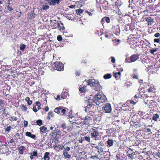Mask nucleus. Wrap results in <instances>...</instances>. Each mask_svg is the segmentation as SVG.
I'll use <instances>...</instances> for the list:
<instances>
[{"instance_id": "nucleus-1", "label": "nucleus", "mask_w": 160, "mask_h": 160, "mask_svg": "<svg viewBox=\"0 0 160 160\" xmlns=\"http://www.w3.org/2000/svg\"><path fill=\"white\" fill-rule=\"evenodd\" d=\"M107 100L106 98L104 95L99 93L98 94L96 95L92 98V103L94 102L97 105H99L101 103L106 102Z\"/></svg>"}, {"instance_id": "nucleus-2", "label": "nucleus", "mask_w": 160, "mask_h": 160, "mask_svg": "<svg viewBox=\"0 0 160 160\" xmlns=\"http://www.w3.org/2000/svg\"><path fill=\"white\" fill-rule=\"evenodd\" d=\"M52 67L54 69L61 71L63 70L64 66L61 62H56L52 64Z\"/></svg>"}, {"instance_id": "nucleus-3", "label": "nucleus", "mask_w": 160, "mask_h": 160, "mask_svg": "<svg viewBox=\"0 0 160 160\" xmlns=\"http://www.w3.org/2000/svg\"><path fill=\"white\" fill-rule=\"evenodd\" d=\"M83 82H86L88 85H90L91 86L97 87L99 85V83L98 81L94 79H89L88 81H84Z\"/></svg>"}, {"instance_id": "nucleus-4", "label": "nucleus", "mask_w": 160, "mask_h": 160, "mask_svg": "<svg viewBox=\"0 0 160 160\" xmlns=\"http://www.w3.org/2000/svg\"><path fill=\"white\" fill-rule=\"evenodd\" d=\"M103 111L106 113H110L112 111V108L111 105L109 103L105 104L103 109Z\"/></svg>"}, {"instance_id": "nucleus-5", "label": "nucleus", "mask_w": 160, "mask_h": 160, "mask_svg": "<svg viewBox=\"0 0 160 160\" xmlns=\"http://www.w3.org/2000/svg\"><path fill=\"white\" fill-rule=\"evenodd\" d=\"M92 130L93 132L91 133V138H95V139L99 136V131L94 129H92Z\"/></svg>"}, {"instance_id": "nucleus-6", "label": "nucleus", "mask_w": 160, "mask_h": 160, "mask_svg": "<svg viewBox=\"0 0 160 160\" xmlns=\"http://www.w3.org/2000/svg\"><path fill=\"white\" fill-rule=\"evenodd\" d=\"M139 58V55H138L134 54L130 57V62H135Z\"/></svg>"}, {"instance_id": "nucleus-7", "label": "nucleus", "mask_w": 160, "mask_h": 160, "mask_svg": "<svg viewBox=\"0 0 160 160\" xmlns=\"http://www.w3.org/2000/svg\"><path fill=\"white\" fill-rule=\"evenodd\" d=\"M145 20L148 22V25H152L153 22V19L150 17H146Z\"/></svg>"}, {"instance_id": "nucleus-8", "label": "nucleus", "mask_w": 160, "mask_h": 160, "mask_svg": "<svg viewBox=\"0 0 160 160\" xmlns=\"http://www.w3.org/2000/svg\"><path fill=\"white\" fill-rule=\"evenodd\" d=\"M91 120L90 117L89 116H87L85 117L84 123L85 124L88 125L89 123V122Z\"/></svg>"}, {"instance_id": "nucleus-9", "label": "nucleus", "mask_w": 160, "mask_h": 160, "mask_svg": "<svg viewBox=\"0 0 160 160\" xmlns=\"http://www.w3.org/2000/svg\"><path fill=\"white\" fill-rule=\"evenodd\" d=\"M60 2L59 0H52L49 3L50 5H55L56 4H59Z\"/></svg>"}, {"instance_id": "nucleus-10", "label": "nucleus", "mask_w": 160, "mask_h": 160, "mask_svg": "<svg viewBox=\"0 0 160 160\" xmlns=\"http://www.w3.org/2000/svg\"><path fill=\"white\" fill-rule=\"evenodd\" d=\"M25 134L26 136L30 137L33 139H35V138L36 137L35 135L32 134L31 132H26Z\"/></svg>"}, {"instance_id": "nucleus-11", "label": "nucleus", "mask_w": 160, "mask_h": 160, "mask_svg": "<svg viewBox=\"0 0 160 160\" xmlns=\"http://www.w3.org/2000/svg\"><path fill=\"white\" fill-rule=\"evenodd\" d=\"M107 142L109 147H111L113 145L114 142L113 140L111 139H108Z\"/></svg>"}, {"instance_id": "nucleus-12", "label": "nucleus", "mask_w": 160, "mask_h": 160, "mask_svg": "<svg viewBox=\"0 0 160 160\" xmlns=\"http://www.w3.org/2000/svg\"><path fill=\"white\" fill-rule=\"evenodd\" d=\"M49 153L48 152H46L44 156V160H49L50 157H49Z\"/></svg>"}, {"instance_id": "nucleus-13", "label": "nucleus", "mask_w": 160, "mask_h": 160, "mask_svg": "<svg viewBox=\"0 0 160 160\" xmlns=\"http://www.w3.org/2000/svg\"><path fill=\"white\" fill-rule=\"evenodd\" d=\"M79 91L82 92H84L86 91V87L81 85L80 87Z\"/></svg>"}, {"instance_id": "nucleus-14", "label": "nucleus", "mask_w": 160, "mask_h": 160, "mask_svg": "<svg viewBox=\"0 0 160 160\" xmlns=\"http://www.w3.org/2000/svg\"><path fill=\"white\" fill-rule=\"evenodd\" d=\"M58 22L56 20H55L53 21L52 22V24L51 25V27H54L56 29V27L57 25H58Z\"/></svg>"}, {"instance_id": "nucleus-15", "label": "nucleus", "mask_w": 160, "mask_h": 160, "mask_svg": "<svg viewBox=\"0 0 160 160\" xmlns=\"http://www.w3.org/2000/svg\"><path fill=\"white\" fill-rule=\"evenodd\" d=\"M25 149V148L23 146H21L18 148L19 152L21 154H23V151Z\"/></svg>"}, {"instance_id": "nucleus-16", "label": "nucleus", "mask_w": 160, "mask_h": 160, "mask_svg": "<svg viewBox=\"0 0 160 160\" xmlns=\"http://www.w3.org/2000/svg\"><path fill=\"white\" fill-rule=\"evenodd\" d=\"M53 112L50 111L48 112V116L47 117V119L48 120H50V117H52L53 116Z\"/></svg>"}, {"instance_id": "nucleus-17", "label": "nucleus", "mask_w": 160, "mask_h": 160, "mask_svg": "<svg viewBox=\"0 0 160 160\" xmlns=\"http://www.w3.org/2000/svg\"><path fill=\"white\" fill-rule=\"evenodd\" d=\"M47 129L46 127H45L44 126H42L40 128L41 131L44 133L46 132Z\"/></svg>"}, {"instance_id": "nucleus-18", "label": "nucleus", "mask_w": 160, "mask_h": 160, "mask_svg": "<svg viewBox=\"0 0 160 160\" xmlns=\"http://www.w3.org/2000/svg\"><path fill=\"white\" fill-rule=\"evenodd\" d=\"M62 109V108L61 107L57 108L54 110V111L55 112L59 114L61 111V110Z\"/></svg>"}, {"instance_id": "nucleus-19", "label": "nucleus", "mask_w": 160, "mask_h": 160, "mask_svg": "<svg viewBox=\"0 0 160 160\" xmlns=\"http://www.w3.org/2000/svg\"><path fill=\"white\" fill-rule=\"evenodd\" d=\"M159 115L158 114H156L154 115L152 117V120L155 121H157V119L159 118Z\"/></svg>"}, {"instance_id": "nucleus-20", "label": "nucleus", "mask_w": 160, "mask_h": 160, "mask_svg": "<svg viewBox=\"0 0 160 160\" xmlns=\"http://www.w3.org/2000/svg\"><path fill=\"white\" fill-rule=\"evenodd\" d=\"M63 154L65 157L68 158H69L71 157V155L68 154L67 152L65 151L64 152H63Z\"/></svg>"}, {"instance_id": "nucleus-21", "label": "nucleus", "mask_w": 160, "mask_h": 160, "mask_svg": "<svg viewBox=\"0 0 160 160\" xmlns=\"http://www.w3.org/2000/svg\"><path fill=\"white\" fill-rule=\"evenodd\" d=\"M20 107L22 110L24 112H26L27 110V108L24 105L22 104L20 105Z\"/></svg>"}, {"instance_id": "nucleus-22", "label": "nucleus", "mask_w": 160, "mask_h": 160, "mask_svg": "<svg viewBox=\"0 0 160 160\" xmlns=\"http://www.w3.org/2000/svg\"><path fill=\"white\" fill-rule=\"evenodd\" d=\"M26 45L24 44H21L20 46V50L21 51H23L26 48Z\"/></svg>"}, {"instance_id": "nucleus-23", "label": "nucleus", "mask_w": 160, "mask_h": 160, "mask_svg": "<svg viewBox=\"0 0 160 160\" xmlns=\"http://www.w3.org/2000/svg\"><path fill=\"white\" fill-rule=\"evenodd\" d=\"M83 12V10L81 9H79L76 10V13L78 15H79Z\"/></svg>"}, {"instance_id": "nucleus-24", "label": "nucleus", "mask_w": 160, "mask_h": 160, "mask_svg": "<svg viewBox=\"0 0 160 160\" xmlns=\"http://www.w3.org/2000/svg\"><path fill=\"white\" fill-rule=\"evenodd\" d=\"M111 76H112L110 74H108L105 75L103 76V78L105 79H109L111 77Z\"/></svg>"}, {"instance_id": "nucleus-25", "label": "nucleus", "mask_w": 160, "mask_h": 160, "mask_svg": "<svg viewBox=\"0 0 160 160\" xmlns=\"http://www.w3.org/2000/svg\"><path fill=\"white\" fill-rule=\"evenodd\" d=\"M36 106H37V108L38 109V110H39L40 109V106L41 104L39 102H36Z\"/></svg>"}, {"instance_id": "nucleus-26", "label": "nucleus", "mask_w": 160, "mask_h": 160, "mask_svg": "<svg viewBox=\"0 0 160 160\" xmlns=\"http://www.w3.org/2000/svg\"><path fill=\"white\" fill-rule=\"evenodd\" d=\"M49 8V7L48 5H43L42 7V9L43 10H47Z\"/></svg>"}, {"instance_id": "nucleus-27", "label": "nucleus", "mask_w": 160, "mask_h": 160, "mask_svg": "<svg viewBox=\"0 0 160 160\" xmlns=\"http://www.w3.org/2000/svg\"><path fill=\"white\" fill-rule=\"evenodd\" d=\"M37 124L39 126H41L42 124V121L40 119L38 120L36 122Z\"/></svg>"}, {"instance_id": "nucleus-28", "label": "nucleus", "mask_w": 160, "mask_h": 160, "mask_svg": "<svg viewBox=\"0 0 160 160\" xmlns=\"http://www.w3.org/2000/svg\"><path fill=\"white\" fill-rule=\"evenodd\" d=\"M157 48L152 49L150 50V53L152 54H153L154 52L157 51Z\"/></svg>"}, {"instance_id": "nucleus-29", "label": "nucleus", "mask_w": 160, "mask_h": 160, "mask_svg": "<svg viewBox=\"0 0 160 160\" xmlns=\"http://www.w3.org/2000/svg\"><path fill=\"white\" fill-rule=\"evenodd\" d=\"M83 138L88 142H90V138L89 137L85 136Z\"/></svg>"}, {"instance_id": "nucleus-30", "label": "nucleus", "mask_w": 160, "mask_h": 160, "mask_svg": "<svg viewBox=\"0 0 160 160\" xmlns=\"http://www.w3.org/2000/svg\"><path fill=\"white\" fill-rule=\"evenodd\" d=\"M105 21L107 23H109L110 22V20L109 18L108 17H106L104 18Z\"/></svg>"}, {"instance_id": "nucleus-31", "label": "nucleus", "mask_w": 160, "mask_h": 160, "mask_svg": "<svg viewBox=\"0 0 160 160\" xmlns=\"http://www.w3.org/2000/svg\"><path fill=\"white\" fill-rule=\"evenodd\" d=\"M62 109L61 110V112L63 114H65V113L66 110L63 107H62Z\"/></svg>"}, {"instance_id": "nucleus-32", "label": "nucleus", "mask_w": 160, "mask_h": 160, "mask_svg": "<svg viewBox=\"0 0 160 160\" xmlns=\"http://www.w3.org/2000/svg\"><path fill=\"white\" fill-rule=\"evenodd\" d=\"M11 120H12L13 121H16L17 120V118L16 117H11Z\"/></svg>"}, {"instance_id": "nucleus-33", "label": "nucleus", "mask_w": 160, "mask_h": 160, "mask_svg": "<svg viewBox=\"0 0 160 160\" xmlns=\"http://www.w3.org/2000/svg\"><path fill=\"white\" fill-rule=\"evenodd\" d=\"M33 110L35 112H37L38 111V109L37 108H36V105H35L33 107Z\"/></svg>"}, {"instance_id": "nucleus-34", "label": "nucleus", "mask_w": 160, "mask_h": 160, "mask_svg": "<svg viewBox=\"0 0 160 160\" xmlns=\"http://www.w3.org/2000/svg\"><path fill=\"white\" fill-rule=\"evenodd\" d=\"M57 40L59 41H61L62 40V38L60 35H58L57 37Z\"/></svg>"}, {"instance_id": "nucleus-35", "label": "nucleus", "mask_w": 160, "mask_h": 160, "mask_svg": "<svg viewBox=\"0 0 160 160\" xmlns=\"http://www.w3.org/2000/svg\"><path fill=\"white\" fill-rule=\"evenodd\" d=\"M33 154L34 156H37L38 155V152L37 151H34L31 154Z\"/></svg>"}, {"instance_id": "nucleus-36", "label": "nucleus", "mask_w": 160, "mask_h": 160, "mask_svg": "<svg viewBox=\"0 0 160 160\" xmlns=\"http://www.w3.org/2000/svg\"><path fill=\"white\" fill-rule=\"evenodd\" d=\"M154 42H155L159 43L160 41V40L159 39L155 38V39H154Z\"/></svg>"}, {"instance_id": "nucleus-37", "label": "nucleus", "mask_w": 160, "mask_h": 160, "mask_svg": "<svg viewBox=\"0 0 160 160\" xmlns=\"http://www.w3.org/2000/svg\"><path fill=\"white\" fill-rule=\"evenodd\" d=\"M11 126H8V127L6 129V131L9 132L11 130Z\"/></svg>"}, {"instance_id": "nucleus-38", "label": "nucleus", "mask_w": 160, "mask_h": 160, "mask_svg": "<svg viewBox=\"0 0 160 160\" xmlns=\"http://www.w3.org/2000/svg\"><path fill=\"white\" fill-rule=\"evenodd\" d=\"M111 62H112V63H115V58L113 57H111Z\"/></svg>"}, {"instance_id": "nucleus-39", "label": "nucleus", "mask_w": 160, "mask_h": 160, "mask_svg": "<svg viewBox=\"0 0 160 160\" xmlns=\"http://www.w3.org/2000/svg\"><path fill=\"white\" fill-rule=\"evenodd\" d=\"M132 77L133 79H138V76L137 74H134Z\"/></svg>"}, {"instance_id": "nucleus-40", "label": "nucleus", "mask_w": 160, "mask_h": 160, "mask_svg": "<svg viewBox=\"0 0 160 160\" xmlns=\"http://www.w3.org/2000/svg\"><path fill=\"white\" fill-rule=\"evenodd\" d=\"M154 89L153 87H151L148 89V91L150 92H153Z\"/></svg>"}, {"instance_id": "nucleus-41", "label": "nucleus", "mask_w": 160, "mask_h": 160, "mask_svg": "<svg viewBox=\"0 0 160 160\" xmlns=\"http://www.w3.org/2000/svg\"><path fill=\"white\" fill-rule=\"evenodd\" d=\"M160 34L158 32H157L154 34V36L155 37L157 38V37H158L160 36Z\"/></svg>"}, {"instance_id": "nucleus-42", "label": "nucleus", "mask_w": 160, "mask_h": 160, "mask_svg": "<svg viewBox=\"0 0 160 160\" xmlns=\"http://www.w3.org/2000/svg\"><path fill=\"white\" fill-rule=\"evenodd\" d=\"M62 127L63 128V129H66V124L65 123H64L62 125Z\"/></svg>"}, {"instance_id": "nucleus-43", "label": "nucleus", "mask_w": 160, "mask_h": 160, "mask_svg": "<svg viewBox=\"0 0 160 160\" xmlns=\"http://www.w3.org/2000/svg\"><path fill=\"white\" fill-rule=\"evenodd\" d=\"M28 122L26 121H24V126L25 127H27L28 126Z\"/></svg>"}, {"instance_id": "nucleus-44", "label": "nucleus", "mask_w": 160, "mask_h": 160, "mask_svg": "<svg viewBox=\"0 0 160 160\" xmlns=\"http://www.w3.org/2000/svg\"><path fill=\"white\" fill-rule=\"evenodd\" d=\"M95 158H96L98 159V156H96V155L93 156H91V158L92 159H94Z\"/></svg>"}, {"instance_id": "nucleus-45", "label": "nucleus", "mask_w": 160, "mask_h": 160, "mask_svg": "<svg viewBox=\"0 0 160 160\" xmlns=\"http://www.w3.org/2000/svg\"><path fill=\"white\" fill-rule=\"evenodd\" d=\"M58 25H57V27H56V28H58L59 30H61V27L60 26V25L58 23Z\"/></svg>"}, {"instance_id": "nucleus-46", "label": "nucleus", "mask_w": 160, "mask_h": 160, "mask_svg": "<svg viewBox=\"0 0 160 160\" xmlns=\"http://www.w3.org/2000/svg\"><path fill=\"white\" fill-rule=\"evenodd\" d=\"M7 9L8 10H9L10 11H11L12 10V9L9 5L7 7Z\"/></svg>"}, {"instance_id": "nucleus-47", "label": "nucleus", "mask_w": 160, "mask_h": 160, "mask_svg": "<svg viewBox=\"0 0 160 160\" xmlns=\"http://www.w3.org/2000/svg\"><path fill=\"white\" fill-rule=\"evenodd\" d=\"M75 5H71L69 6V7L71 8H75Z\"/></svg>"}, {"instance_id": "nucleus-48", "label": "nucleus", "mask_w": 160, "mask_h": 160, "mask_svg": "<svg viewBox=\"0 0 160 160\" xmlns=\"http://www.w3.org/2000/svg\"><path fill=\"white\" fill-rule=\"evenodd\" d=\"M27 102L28 105H30L32 103V101L31 100H29L28 102Z\"/></svg>"}, {"instance_id": "nucleus-49", "label": "nucleus", "mask_w": 160, "mask_h": 160, "mask_svg": "<svg viewBox=\"0 0 160 160\" xmlns=\"http://www.w3.org/2000/svg\"><path fill=\"white\" fill-rule=\"evenodd\" d=\"M55 98L57 100H60V96L59 95H58L57 96V98Z\"/></svg>"}, {"instance_id": "nucleus-50", "label": "nucleus", "mask_w": 160, "mask_h": 160, "mask_svg": "<svg viewBox=\"0 0 160 160\" xmlns=\"http://www.w3.org/2000/svg\"><path fill=\"white\" fill-rule=\"evenodd\" d=\"M70 150V147H68L65 149V151L68 152V151H69Z\"/></svg>"}, {"instance_id": "nucleus-51", "label": "nucleus", "mask_w": 160, "mask_h": 160, "mask_svg": "<svg viewBox=\"0 0 160 160\" xmlns=\"http://www.w3.org/2000/svg\"><path fill=\"white\" fill-rule=\"evenodd\" d=\"M86 12L88 13L89 15L91 16H92V13L90 12H88V11H86Z\"/></svg>"}, {"instance_id": "nucleus-52", "label": "nucleus", "mask_w": 160, "mask_h": 160, "mask_svg": "<svg viewBox=\"0 0 160 160\" xmlns=\"http://www.w3.org/2000/svg\"><path fill=\"white\" fill-rule=\"evenodd\" d=\"M130 103L131 104H133V105H134L136 103V102H134L132 101H130Z\"/></svg>"}, {"instance_id": "nucleus-53", "label": "nucleus", "mask_w": 160, "mask_h": 160, "mask_svg": "<svg viewBox=\"0 0 160 160\" xmlns=\"http://www.w3.org/2000/svg\"><path fill=\"white\" fill-rule=\"evenodd\" d=\"M4 104V101L2 100L0 101V106H1L2 104Z\"/></svg>"}, {"instance_id": "nucleus-54", "label": "nucleus", "mask_w": 160, "mask_h": 160, "mask_svg": "<svg viewBox=\"0 0 160 160\" xmlns=\"http://www.w3.org/2000/svg\"><path fill=\"white\" fill-rule=\"evenodd\" d=\"M156 154V156H158V157H159V158H160V152H157Z\"/></svg>"}, {"instance_id": "nucleus-55", "label": "nucleus", "mask_w": 160, "mask_h": 160, "mask_svg": "<svg viewBox=\"0 0 160 160\" xmlns=\"http://www.w3.org/2000/svg\"><path fill=\"white\" fill-rule=\"evenodd\" d=\"M57 147L61 149H62V148H63V146H61L60 145H58L57 146Z\"/></svg>"}, {"instance_id": "nucleus-56", "label": "nucleus", "mask_w": 160, "mask_h": 160, "mask_svg": "<svg viewBox=\"0 0 160 160\" xmlns=\"http://www.w3.org/2000/svg\"><path fill=\"white\" fill-rule=\"evenodd\" d=\"M29 100H30V98L28 97H27L25 98V100L27 102H28Z\"/></svg>"}, {"instance_id": "nucleus-57", "label": "nucleus", "mask_w": 160, "mask_h": 160, "mask_svg": "<svg viewBox=\"0 0 160 160\" xmlns=\"http://www.w3.org/2000/svg\"><path fill=\"white\" fill-rule=\"evenodd\" d=\"M95 148L97 149H98V152H99V149H100V148H99L98 146H96V147H95Z\"/></svg>"}, {"instance_id": "nucleus-58", "label": "nucleus", "mask_w": 160, "mask_h": 160, "mask_svg": "<svg viewBox=\"0 0 160 160\" xmlns=\"http://www.w3.org/2000/svg\"><path fill=\"white\" fill-rule=\"evenodd\" d=\"M45 111H48V110H49V108L48 107H46L45 108Z\"/></svg>"}, {"instance_id": "nucleus-59", "label": "nucleus", "mask_w": 160, "mask_h": 160, "mask_svg": "<svg viewBox=\"0 0 160 160\" xmlns=\"http://www.w3.org/2000/svg\"><path fill=\"white\" fill-rule=\"evenodd\" d=\"M32 16L33 17V18H34L35 17V14L34 13H32L31 14Z\"/></svg>"}, {"instance_id": "nucleus-60", "label": "nucleus", "mask_w": 160, "mask_h": 160, "mask_svg": "<svg viewBox=\"0 0 160 160\" xmlns=\"http://www.w3.org/2000/svg\"><path fill=\"white\" fill-rule=\"evenodd\" d=\"M128 156L130 158H132V157H133L132 155L131 154H129L128 155Z\"/></svg>"}, {"instance_id": "nucleus-61", "label": "nucleus", "mask_w": 160, "mask_h": 160, "mask_svg": "<svg viewBox=\"0 0 160 160\" xmlns=\"http://www.w3.org/2000/svg\"><path fill=\"white\" fill-rule=\"evenodd\" d=\"M76 75L78 76H79L80 75L79 72H77L76 73Z\"/></svg>"}, {"instance_id": "nucleus-62", "label": "nucleus", "mask_w": 160, "mask_h": 160, "mask_svg": "<svg viewBox=\"0 0 160 160\" xmlns=\"http://www.w3.org/2000/svg\"><path fill=\"white\" fill-rule=\"evenodd\" d=\"M99 151L100 152H99V153H100V152H103V150L102 148H100Z\"/></svg>"}, {"instance_id": "nucleus-63", "label": "nucleus", "mask_w": 160, "mask_h": 160, "mask_svg": "<svg viewBox=\"0 0 160 160\" xmlns=\"http://www.w3.org/2000/svg\"><path fill=\"white\" fill-rule=\"evenodd\" d=\"M68 117L71 118H73L72 115L71 114H70L69 115Z\"/></svg>"}, {"instance_id": "nucleus-64", "label": "nucleus", "mask_w": 160, "mask_h": 160, "mask_svg": "<svg viewBox=\"0 0 160 160\" xmlns=\"http://www.w3.org/2000/svg\"><path fill=\"white\" fill-rule=\"evenodd\" d=\"M105 21V19L104 18H102L101 20V22L102 23Z\"/></svg>"}]
</instances>
